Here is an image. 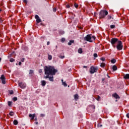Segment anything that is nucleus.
Here are the masks:
<instances>
[{
    "mask_svg": "<svg viewBox=\"0 0 129 129\" xmlns=\"http://www.w3.org/2000/svg\"><path fill=\"white\" fill-rule=\"evenodd\" d=\"M57 70L55 69L54 67L50 66H45L44 69V73L46 76H53L55 75L57 72Z\"/></svg>",
    "mask_w": 129,
    "mask_h": 129,
    "instance_id": "f257e3e1",
    "label": "nucleus"
},
{
    "mask_svg": "<svg viewBox=\"0 0 129 129\" xmlns=\"http://www.w3.org/2000/svg\"><path fill=\"white\" fill-rule=\"evenodd\" d=\"M85 41H87L88 42H90V43H92L93 41H95V36H92L91 35L88 34L86 37H84Z\"/></svg>",
    "mask_w": 129,
    "mask_h": 129,
    "instance_id": "f03ea898",
    "label": "nucleus"
},
{
    "mask_svg": "<svg viewBox=\"0 0 129 129\" xmlns=\"http://www.w3.org/2000/svg\"><path fill=\"white\" fill-rule=\"evenodd\" d=\"M108 15V12L106 10H101L99 13V19H104Z\"/></svg>",
    "mask_w": 129,
    "mask_h": 129,
    "instance_id": "7ed1b4c3",
    "label": "nucleus"
},
{
    "mask_svg": "<svg viewBox=\"0 0 129 129\" xmlns=\"http://www.w3.org/2000/svg\"><path fill=\"white\" fill-rule=\"evenodd\" d=\"M116 47L118 51H121V50H122V48H123V45H122V42H121L120 40H119Z\"/></svg>",
    "mask_w": 129,
    "mask_h": 129,
    "instance_id": "20e7f679",
    "label": "nucleus"
},
{
    "mask_svg": "<svg viewBox=\"0 0 129 129\" xmlns=\"http://www.w3.org/2000/svg\"><path fill=\"white\" fill-rule=\"evenodd\" d=\"M118 39L117 38H113L111 39V41H110V43L112 45V46L113 47H114V48H115V44L116 43H118Z\"/></svg>",
    "mask_w": 129,
    "mask_h": 129,
    "instance_id": "39448f33",
    "label": "nucleus"
},
{
    "mask_svg": "<svg viewBox=\"0 0 129 129\" xmlns=\"http://www.w3.org/2000/svg\"><path fill=\"white\" fill-rule=\"evenodd\" d=\"M98 71V69L97 68L91 66L90 69V74H94V73H95V72H97Z\"/></svg>",
    "mask_w": 129,
    "mask_h": 129,
    "instance_id": "423d86ee",
    "label": "nucleus"
},
{
    "mask_svg": "<svg viewBox=\"0 0 129 129\" xmlns=\"http://www.w3.org/2000/svg\"><path fill=\"white\" fill-rule=\"evenodd\" d=\"M18 85L20 88H22V89H24V88H26L27 85H26V83H24L23 82H20L18 83Z\"/></svg>",
    "mask_w": 129,
    "mask_h": 129,
    "instance_id": "0eeeda50",
    "label": "nucleus"
},
{
    "mask_svg": "<svg viewBox=\"0 0 129 129\" xmlns=\"http://www.w3.org/2000/svg\"><path fill=\"white\" fill-rule=\"evenodd\" d=\"M35 18L36 20V21L37 24H39V23H41L42 22V20H41V19H40V17L38 15H36L35 16Z\"/></svg>",
    "mask_w": 129,
    "mask_h": 129,
    "instance_id": "6e6552de",
    "label": "nucleus"
},
{
    "mask_svg": "<svg viewBox=\"0 0 129 129\" xmlns=\"http://www.w3.org/2000/svg\"><path fill=\"white\" fill-rule=\"evenodd\" d=\"M0 79H1L3 84H6V78L5 77V75H2Z\"/></svg>",
    "mask_w": 129,
    "mask_h": 129,
    "instance_id": "1a4fd4ad",
    "label": "nucleus"
},
{
    "mask_svg": "<svg viewBox=\"0 0 129 129\" xmlns=\"http://www.w3.org/2000/svg\"><path fill=\"white\" fill-rule=\"evenodd\" d=\"M44 78L45 79H47V78H48L49 81H54V77L52 76V77H49V76H46Z\"/></svg>",
    "mask_w": 129,
    "mask_h": 129,
    "instance_id": "9d476101",
    "label": "nucleus"
},
{
    "mask_svg": "<svg viewBox=\"0 0 129 129\" xmlns=\"http://www.w3.org/2000/svg\"><path fill=\"white\" fill-rule=\"evenodd\" d=\"M35 116H36V114L35 113H34L33 114H30L29 115V117L31 118V120H33V119H34V118H35Z\"/></svg>",
    "mask_w": 129,
    "mask_h": 129,
    "instance_id": "9b49d317",
    "label": "nucleus"
},
{
    "mask_svg": "<svg viewBox=\"0 0 129 129\" xmlns=\"http://www.w3.org/2000/svg\"><path fill=\"white\" fill-rule=\"evenodd\" d=\"M112 96L113 97H114L115 98H116V99H119V98H120L119 96H118V95H117V94H116V93L113 94Z\"/></svg>",
    "mask_w": 129,
    "mask_h": 129,
    "instance_id": "f8f14e48",
    "label": "nucleus"
},
{
    "mask_svg": "<svg viewBox=\"0 0 129 129\" xmlns=\"http://www.w3.org/2000/svg\"><path fill=\"white\" fill-rule=\"evenodd\" d=\"M124 79H129V74H126L123 76Z\"/></svg>",
    "mask_w": 129,
    "mask_h": 129,
    "instance_id": "ddd939ff",
    "label": "nucleus"
},
{
    "mask_svg": "<svg viewBox=\"0 0 129 129\" xmlns=\"http://www.w3.org/2000/svg\"><path fill=\"white\" fill-rule=\"evenodd\" d=\"M41 84L42 86H45L46 85V81L43 80L41 81Z\"/></svg>",
    "mask_w": 129,
    "mask_h": 129,
    "instance_id": "4468645a",
    "label": "nucleus"
},
{
    "mask_svg": "<svg viewBox=\"0 0 129 129\" xmlns=\"http://www.w3.org/2000/svg\"><path fill=\"white\" fill-rule=\"evenodd\" d=\"M59 58H60V59H64V58H65V56L64 55V53H61L60 55L58 56Z\"/></svg>",
    "mask_w": 129,
    "mask_h": 129,
    "instance_id": "2eb2a0df",
    "label": "nucleus"
},
{
    "mask_svg": "<svg viewBox=\"0 0 129 129\" xmlns=\"http://www.w3.org/2000/svg\"><path fill=\"white\" fill-rule=\"evenodd\" d=\"M74 96L75 100H77L79 98V96L77 94H75Z\"/></svg>",
    "mask_w": 129,
    "mask_h": 129,
    "instance_id": "dca6fc26",
    "label": "nucleus"
},
{
    "mask_svg": "<svg viewBox=\"0 0 129 129\" xmlns=\"http://www.w3.org/2000/svg\"><path fill=\"white\" fill-rule=\"evenodd\" d=\"M73 43H74V40H70L69 42H68V45L71 46Z\"/></svg>",
    "mask_w": 129,
    "mask_h": 129,
    "instance_id": "f3484780",
    "label": "nucleus"
},
{
    "mask_svg": "<svg viewBox=\"0 0 129 129\" xmlns=\"http://www.w3.org/2000/svg\"><path fill=\"white\" fill-rule=\"evenodd\" d=\"M112 70H113V71H116V70H117V67H116V66L114 65L112 67Z\"/></svg>",
    "mask_w": 129,
    "mask_h": 129,
    "instance_id": "a211bd4d",
    "label": "nucleus"
},
{
    "mask_svg": "<svg viewBox=\"0 0 129 129\" xmlns=\"http://www.w3.org/2000/svg\"><path fill=\"white\" fill-rule=\"evenodd\" d=\"M78 53H79V54H82V53H83V51H82V48H80L78 50Z\"/></svg>",
    "mask_w": 129,
    "mask_h": 129,
    "instance_id": "6ab92c4d",
    "label": "nucleus"
},
{
    "mask_svg": "<svg viewBox=\"0 0 129 129\" xmlns=\"http://www.w3.org/2000/svg\"><path fill=\"white\" fill-rule=\"evenodd\" d=\"M13 123L15 125H18V123H19V122H18V120H14L13 121Z\"/></svg>",
    "mask_w": 129,
    "mask_h": 129,
    "instance_id": "aec40b11",
    "label": "nucleus"
},
{
    "mask_svg": "<svg viewBox=\"0 0 129 129\" xmlns=\"http://www.w3.org/2000/svg\"><path fill=\"white\" fill-rule=\"evenodd\" d=\"M116 62V60L114 58L111 60V63H112V64H114V63H115Z\"/></svg>",
    "mask_w": 129,
    "mask_h": 129,
    "instance_id": "412c9836",
    "label": "nucleus"
},
{
    "mask_svg": "<svg viewBox=\"0 0 129 129\" xmlns=\"http://www.w3.org/2000/svg\"><path fill=\"white\" fill-rule=\"evenodd\" d=\"M100 67L102 68L105 67V63L104 62H102L100 64Z\"/></svg>",
    "mask_w": 129,
    "mask_h": 129,
    "instance_id": "4be33fe9",
    "label": "nucleus"
},
{
    "mask_svg": "<svg viewBox=\"0 0 129 129\" xmlns=\"http://www.w3.org/2000/svg\"><path fill=\"white\" fill-rule=\"evenodd\" d=\"M61 81L62 82V84L63 85L66 87V86H67V84L66 83V82H63V80H61Z\"/></svg>",
    "mask_w": 129,
    "mask_h": 129,
    "instance_id": "5701e85b",
    "label": "nucleus"
},
{
    "mask_svg": "<svg viewBox=\"0 0 129 129\" xmlns=\"http://www.w3.org/2000/svg\"><path fill=\"white\" fill-rule=\"evenodd\" d=\"M34 73V71H33L32 70H30L29 71V74L30 75L32 76V74H33Z\"/></svg>",
    "mask_w": 129,
    "mask_h": 129,
    "instance_id": "b1692460",
    "label": "nucleus"
},
{
    "mask_svg": "<svg viewBox=\"0 0 129 129\" xmlns=\"http://www.w3.org/2000/svg\"><path fill=\"white\" fill-rule=\"evenodd\" d=\"M101 97L99 96H97V97L96 98V100H97L98 101H99V100H100Z\"/></svg>",
    "mask_w": 129,
    "mask_h": 129,
    "instance_id": "393cba45",
    "label": "nucleus"
},
{
    "mask_svg": "<svg viewBox=\"0 0 129 129\" xmlns=\"http://www.w3.org/2000/svg\"><path fill=\"white\" fill-rule=\"evenodd\" d=\"M74 7H75L76 9H77V8H78L79 7V5L77 3H75Z\"/></svg>",
    "mask_w": 129,
    "mask_h": 129,
    "instance_id": "a878e982",
    "label": "nucleus"
},
{
    "mask_svg": "<svg viewBox=\"0 0 129 129\" xmlns=\"http://www.w3.org/2000/svg\"><path fill=\"white\" fill-rule=\"evenodd\" d=\"M48 60H52V55H48Z\"/></svg>",
    "mask_w": 129,
    "mask_h": 129,
    "instance_id": "bb28decb",
    "label": "nucleus"
},
{
    "mask_svg": "<svg viewBox=\"0 0 129 129\" xmlns=\"http://www.w3.org/2000/svg\"><path fill=\"white\" fill-rule=\"evenodd\" d=\"M9 115H10L11 116H13L14 115V112L11 111V112L9 113Z\"/></svg>",
    "mask_w": 129,
    "mask_h": 129,
    "instance_id": "cd10ccee",
    "label": "nucleus"
},
{
    "mask_svg": "<svg viewBox=\"0 0 129 129\" xmlns=\"http://www.w3.org/2000/svg\"><path fill=\"white\" fill-rule=\"evenodd\" d=\"M53 12L54 13H56V12H57V8H53Z\"/></svg>",
    "mask_w": 129,
    "mask_h": 129,
    "instance_id": "c85d7f7f",
    "label": "nucleus"
},
{
    "mask_svg": "<svg viewBox=\"0 0 129 129\" xmlns=\"http://www.w3.org/2000/svg\"><path fill=\"white\" fill-rule=\"evenodd\" d=\"M18 100V98H17L16 97H14L13 98V101H17Z\"/></svg>",
    "mask_w": 129,
    "mask_h": 129,
    "instance_id": "c756f323",
    "label": "nucleus"
},
{
    "mask_svg": "<svg viewBox=\"0 0 129 129\" xmlns=\"http://www.w3.org/2000/svg\"><path fill=\"white\" fill-rule=\"evenodd\" d=\"M114 28H115V25H110L111 29H114Z\"/></svg>",
    "mask_w": 129,
    "mask_h": 129,
    "instance_id": "7c9ffc66",
    "label": "nucleus"
},
{
    "mask_svg": "<svg viewBox=\"0 0 129 129\" xmlns=\"http://www.w3.org/2000/svg\"><path fill=\"white\" fill-rule=\"evenodd\" d=\"M93 56L95 58H97V57H98V55H97V53H94L93 54Z\"/></svg>",
    "mask_w": 129,
    "mask_h": 129,
    "instance_id": "2f4dec72",
    "label": "nucleus"
},
{
    "mask_svg": "<svg viewBox=\"0 0 129 129\" xmlns=\"http://www.w3.org/2000/svg\"><path fill=\"white\" fill-rule=\"evenodd\" d=\"M61 42H62V43H64V42H65V38H62L61 39Z\"/></svg>",
    "mask_w": 129,
    "mask_h": 129,
    "instance_id": "473e14b6",
    "label": "nucleus"
},
{
    "mask_svg": "<svg viewBox=\"0 0 129 129\" xmlns=\"http://www.w3.org/2000/svg\"><path fill=\"white\" fill-rule=\"evenodd\" d=\"M12 102L11 101H8V105L9 106H12Z\"/></svg>",
    "mask_w": 129,
    "mask_h": 129,
    "instance_id": "72a5a7b5",
    "label": "nucleus"
},
{
    "mask_svg": "<svg viewBox=\"0 0 129 129\" xmlns=\"http://www.w3.org/2000/svg\"><path fill=\"white\" fill-rule=\"evenodd\" d=\"M100 60L101 61H105V58H104V57H101L100 58Z\"/></svg>",
    "mask_w": 129,
    "mask_h": 129,
    "instance_id": "f704fd0d",
    "label": "nucleus"
},
{
    "mask_svg": "<svg viewBox=\"0 0 129 129\" xmlns=\"http://www.w3.org/2000/svg\"><path fill=\"white\" fill-rule=\"evenodd\" d=\"M10 62H15V59H14V58H10Z\"/></svg>",
    "mask_w": 129,
    "mask_h": 129,
    "instance_id": "c9c22d12",
    "label": "nucleus"
},
{
    "mask_svg": "<svg viewBox=\"0 0 129 129\" xmlns=\"http://www.w3.org/2000/svg\"><path fill=\"white\" fill-rule=\"evenodd\" d=\"M10 94H14V91L13 90H11L9 92Z\"/></svg>",
    "mask_w": 129,
    "mask_h": 129,
    "instance_id": "e433bc0d",
    "label": "nucleus"
},
{
    "mask_svg": "<svg viewBox=\"0 0 129 129\" xmlns=\"http://www.w3.org/2000/svg\"><path fill=\"white\" fill-rule=\"evenodd\" d=\"M3 22H4V20L3 19V18H0V23H3Z\"/></svg>",
    "mask_w": 129,
    "mask_h": 129,
    "instance_id": "4c0bfd02",
    "label": "nucleus"
},
{
    "mask_svg": "<svg viewBox=\"0 0 129 129\" xmlns=\"http://www.w3.org/2000/svg\"><path fill=\"white\" fill-rule=\"evenodd\" d=\"M66 8H67V9H70V5H67L66 6Z\"/></svg>",
    "mask_w": 129,
    "mask_h": 129,
    "instance_id": "58836bf2",
    "label": "nucleus"
},
{
    "mask_svg": "<svg viewBox=\"0 0 129 129\" xmlns=\"http://www.w3.org/2000/svg\"><path fill=\"white\" fill-rule=\"evenodd\" d=\"M101 126H102V124H98V127H101Z\"/></svg>",
    "mask_w": 129,
    "mask_h": 129,
    "instance_id": "ea45409f",
    "label": "nucleus"
},
{
    "mask_svg": "<svg viewBox=\"0 0 129 129\" xmlns=\"http://www.w3.org/2000/svg\"><path fill=\"white\" fill-rule=\"evenodd\" d=\"M108 20H110L111 19V16H108Z\"/></svg>",
    "mask_w": 129,
    "mask_h": 129,
    "instance_id": "a19ab883",
    "label": "nucleus"
},
{
    "mask_svg": "<svg viewBox=\"0 0 129 129\" xmlns=\"http://www.w3.org/2000/svg\"><path fill=\"white\" fill-rule=\"evenodd\" d=\"M21 62H24V61H25V58H22L21 59Z\"/></svg>",
    "mask_w": 129,
    "mask_h": 129,
    "instance_id": "79ce46f5",
    "label": "nucleus"
},
{
    "mask_svg": "<svg viewBox=\"0 0 129 129\" xmlns=\"http://www.w3.org/2000/svg\"><path fill=\"white\" fill-rule=\"evenodd\" d=\"M126 116L127 117V118H129V113L126 114Z\"/></svg>",
    "mask_w": 129,
    "mask_h": 129,
    "instance_id": "37998d69",
    "label": "nucleus"
},
{
    "mask_svg": "<svg viewBox=\"0 0 129 129\" xmlns=\"http://www.w3.org/2000/svg\"><path fill=\"white\" fill-rule=\"evenodd\" d=\"M23 2L25 4H27V3H28V1L27 0H23Z\"/></svg>",
    "mask_w": 129,
    "mask_h": 129,
    "instance_id": "c03bdc74",
    "label": "nucleus"
},
{
    "mask_svg": "<svg viewBox=\"0 0 129 129\" xmlns=\"http://www.w3.org/2000/svg\"><path fill=\"white\" fill-rule=\"evenodd\" d=\"M18 64L19 66H21V65H22V62L20 61Z\"/></svg>",
    "mask_w": 129,
    "mask_h": 129,
    "instance_id": "a18cd8bd",
    "label": "nucleus"
},
{
    "mask_svg": "<svg viewBox=\"0 0 129 129\" xmlns=\"http://www.w3.org/2000/svg\"><path fill=\"white\" fill-rule=\"evenodd\" d=\"M104 80H105V79H104V78H103V79H102V81L103 82V81H104Z\"/></svg>",
    "mask_w": 129,
    "mask_h": 129,
    "instance_id": "49530a36",
    "label": "nucleus"
},
{
    "mask_svg": "<svg viewBox=\"0 0 129 129\" xmlns=\"http://www.w3.org/2000/svg\"><path fill=\"white\" fill-rule=\"evenodd\" d=\"M41 116H45V115L44 114H41Z\"/></svg>",
    "mask_w": 129,
    "mask_h": 129,
    "instance_id": "de8ad7c7",
    "label": "nucleus"
},
{
    "mask_svg": "<svg viewBox=\"0 0 129 129\" xmlns=\"http://www.w3.org/2000/svg\"><path fill=\"white\" fill-rule=\"evenodd\" d=\"M96 15H97V13H94V16H95V17L96 16Z\"/></svg>",
    "mask_w": 129,
    "mask_h": 129,
    "instance_id": "09e8293b",
    "label": "nucleus"
},
{
    "mask_svg": "<svg viewBox=\"0 0 129 129\" xmlns=\"http://www.w3.org/2000/svg\"><path fill=\"white\" fill-rule=\"evenodd\" d=\"M50 44V42L49 41H48L47 42V45H49Z\"/></svg>",
    "mask_w": 129,
    "mask_h": 129,
    "instance_id": "8fccbe9b",
    "label": "nucleus"
},
{
    "mask_svg": "<svg viewBox=\"0 0 129 129\" xmlns=\"http://www.w3.org/2000/svg\"><path fill=\"white\" fill-rule=\"evenodd\" d=\"M92 107H93V108H94V109H95V106L93 105Z\"/></svg>",
    "mask_w": 129,
    "mask_h": 129,
    "instance_id": "3c124183",
    "label": "nucleus"
},
{
    "mask_svg": "<svg viewBox=\"0 0 129 129\" xmlns=\"http://www.w3.org/2000/svg\"><path fill=\"white\" fill-rule=\"evenodd\" d=\"M83 68H87V66H83Z\"/></svg>",
    "mask_w": 129,
    "mask_h": 129,
    "instance_id": "603ef678",
    "label": "nucleus"
},
{
    "mask_svg": "<svg viewBox=\"0 0 129 129\" xmlns=\"http://www.w3.org/2000/svg\"><path fill=\"white\" fill-rule=\"evenodd\" d=\"M39 73H41V72H42V70H40L39 71Z\"/></svg>",
    "mask_w": 129,
    "mask_h": 129,
    "instance_id": "864d4df0",
    "label": "nucleus"
},
{
    "mask_svg": "<svg viewBox=\"0 0 129 129\" xmlns=\"http://www.w3.org/2000/svg\"><path fill=\"white\" fill-rule=\"evenodd\" d=\"M57 48H58V46L56 45L55 49H57Z\"/></svg>",
    "mask_w": 129,
    "mask_h": 129,
    "instance_id": "5fc2aeb1",
    "label": "nucleus"
},
{
    "mask_svg": "<svg viewBox=\"0 0 129 129\" xmlns=\"http://www.w3.org/2000/svg\"><path fill=\"white\" fill-rule=\"evenodd\" d=\"M35 124H38V122H35Z\"/></svg>",
    "mask_w": 129,
    "mask_h": 129,
    "instance_id": "6e6d98bb",
    "label": "nucleus"
},
{
    "mask_svg": "<svg viewBox=\"0 0 129 129\" xmlns=\"http://www.w3.org/2000/svg\"><path fill=\"white\" fill-rule=\"evenodd\" d=\"M2 61V58L0 57V62Z\"/></svg>",
    "mask_w": 129,
    "mask_h": 129,
    "instance_id": "4d7b16f0",
    "label": "nucleus"
},
{
    "mask_svg": "<svg viewBox=\"0 0 129 129\" xmlns=\"http://www.w3.org/2000/svg\"><path fill=\"white\" fill-rule=\"evenodd\" d=\"M35 120H37V118H35Z\"/></svg>",
    "mask_w": 129,
    "mask_h": 129,
    "instance_id": "13d9d810",
    "label": "nucleus"
},
{
    "mask_svg": "<svg viewBox=\"0 0 129 129\" xmlns=\"http://www.w3.org/2000/svg\"><path fill=\"white\" fill-rule=\"evenodd\" d=\"M1 12H2V9H0V13H1Z\"/></svg>",
    "mask_w": 129,
    "mask_h": 129,
    "instance_id": "bf43d9fd",
    "label": "nucleus"
}]
</instances>
